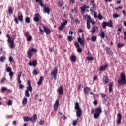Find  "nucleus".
I'll use <instances>...</instances> for the list:
<instances>
[{
  "mask_svg": "<svg viewBox=\"0 0 126 126\" xmlns=\"http://www.w3.org/2000/svg\"><path fill=\"white\" fill-rule=\"evenodd\" d=\"M94 113H95L94 114ZM91 113L94 114V119H98L100 117V115L102 114V108L101 107L96 108L95 109L92 108L91 110Z\"/></svg>",
  "mask_w": 126,
  "mask_h": 126,
  "instance_id": "nucleus-1",
  "label": "nucleus"
},
{
  "mask_svg": "<svg viewBox=\"0 0 126 126\" xmlns=\"http://www.w3.org/2000/svg\"><path fill=\"white\" fill-rule=\"evenodd\" d=\"M37 119H38V117H37L36 114H34L33 118L32 117H29L28 116H25L23 117V120L24 122H29V121H30L31 123H33V124H35L37 121Z\"/></svg>",
  "mask_w": 126,
  "mask_h": 126,
  "instance_id": "nucleus-2",
  "label": "nucleus"
},
{
  "mask_svg": "<svg viewBox=\"0 0 126 126\" xmlns=\"http://www.w3.org/2000/svg\"><path fill=\"white\" fill-rule=\"evenodd\" d=\"M37 51V49L32 48V49H29L27 52V56L28 59L31 60V59L34 56V54H36Z\"/></svg>",
  "mask_w": 126,
  "mask_h": 126,
  "instance_id": "nucleus-3",
  "label": "nucleus"
},
{
  "mask_svg": "<svg viewBox=\"0 0 126 126\" xmlns=\"http://www.w3.org/2000/svg\"><path fill=\"white\" fill-rule=\"evenodd\" d=\"M75 110L76 111V116L78 118H80L82 116V111L79 106V103L76 102L75 103Z\"/></svg>",
  "mask_w": 126,
  "mask_h": 126,
  "instance_id": "nucleus-4",
  "label": "nucleus"
},
{
  "mask_svg": "<svg viewBox=\"0 0 126 126\" xmlns=\"http://www.w3.org/2000/svg\"><path fill=\"white\" fill-rule=\"evenodd\" d=\"M118 84L121 85H125L126 84V78L125 73H122L120 75V79L118 81Z\"/></svg>",
  "mask_w": 126,
  "mask_h": 126,
  "instance_id": "nucleus-5",
  "label": "nucleus"
},
{
  "mask_svg": "<svg viewBox=\"0 0 126 126\" xmlns=\"http://www.w3.org/2000/svg\"><path fill=\"white\" fill-rule=\"evenodd\" d=\"M43 28L44 30L42 29V28L41 27L39 28L41 35L44 34L45 32L46 35H50V34H51V30L45 26H43Z\"/></svg>",
  "mask_w": 126,
  "mask_h": 126,
  "instance_id": "nucleus-6",
  "label": "nucleus"
},
{
  "mask_svg": "<svg viewBox=\"0 0 126 126\" xmlns=\"http://www.w3.org/2000/svg\"><path fill=\"white\" fill-rule=\"evenodd\" d=\"M6 37L7 38H8V43H10V48H11V49H13L14 48V40H11V38L10 37V36H9V34H7Z\"/></svg>",
  "mask_w": 126,
  "mask_h": 126,
  "instance_id": "nucleus-7",
  "label": "nucleus"
},
{
  "mask_svg": "<svg viewBox=\"0 0 126 126\" xmlns=\"http://www.w3.org/2000/svg\"><path fill=\"white\" fill-rule=\"evenodd\" d=\"M108 26V27H113V23L112 20H110L108 22L103 21L102 23V27L103 28H106Z\"/></svg>",
  "mask_w": 126,
  "mask_h": 126,
  "instance_id": "nucleus-8",
  "label": "nucleus"
},
{
  "mask_svg": "<svg viewBox=\"0 0 126 126\" xmlns=\"http://www.w3.org/2000/svg\"><path fill=\"white\" fill-rule=\"evenodd\" d=\"M21 74H22V72H20L18 73L17 80L19 84V88H20L21 89H23V88L24 87V86H23V85L21 84L22 83V81H21V80H20V77H21Z\"/></svg>",
  "mask_w": 126,
  "mask_h": 126,
  "instance_id": "nucleus-9",
  "label": "nucleus"
},
{
  "mask_svg": "<svg viewBox=\"0 0 126 126\" xmlns=\"http://www.w3.org/2000/svg\"><path fill=\"white\" fill-rule=\"evenodd\" d=\"M51 75L53 76V78L56 81L57 80V75H58V68H54V70L51 72Z\"/></svg>",
  "mask_w": 126,
  "mask_h": 126,
  "instance_id": "nucleus-10",
  "label": "nucleus"
},
{
  "mask_svg": "<svg viewBox=\"0 0 126 126\" xmlns=\"http://www.w3.org/2000/svg\"><path fill=\"white\" fill-rule=\"evenodd\" d=\"M41 15H40V14L36 13L34 15L33 20L34 21H35V22H39V21L41 20Z\"/></svg>",
  "mask_w": 126,
  "mask_h": 126,
  "instance_id": "nucleus-11",
  "label": "nucleus"
},
{
  "mask_svg": "<svg viewBox=\"0 0 126 126\" xmlns=\"http://www.w3.org/2000/svg\"><path fill=\"white\" fill-rule=\"evenodd\" d=\"M122 114L121 113H119L117 114V125H120L121 123H122Z\"/></svg>",
  "mask_w": 126,
  "mask_h": 126,
  "instance_id": "nucleus-12",
  "label": "nucleus"
},
{
  "mask_svg": "<svg viewBox=\"0 0 126 126\" xmlns=\"http://www.w3.org/2000/svg\"><path fill=\"white\" fill-rule=\"evenodd\" d=\"M87 17V28L88 29H90V15H86L85 16V18Z\"/></svg>",
  "mask_w": 126,
  "mask_h": 126,
  "instance_id": "nucleus-13",
  "label": "nucleus"
},
{
  "mask_svg": "<svg viewBox=\"0 0 126 126\" xmlns=\"http://www.w3.org/2000/svg\"><path fill=\"white\" fill-rule=\"evenodd\" d=\"M37 62L36 60H34L32 62H31V61H30L28 63V65L29 66H34V67H35L37 66Z\"/></svg>",
  "mask_w": 126,
  "mask_h": 126,
  "instance_id": "nucleus-14",
  "label": "nucleus"
},
{
  "mask_svg": "<svg viewBox=\"0 0 126 126\" xmlns=\"http://www.w3.org/2000/svg\"><path fill=\"white\" fill-rule=\"evenodd\" d=\"M57 92L59 95H63V86H60L57 90Z\"/></svg>",
  "mask_w": 126,
  "mask_h": 126,
  "instance_id": "nucleus-15",
  "label": "nucleus"
},
{
  "mask_svg": "<svg viewBox=\"0 0 126 126\" xmlns=\"http://www.w3.org/2000/svg\"><path fill=\"white\" fill-rule=\"evenodd\" d=\"M60 106V102L59 100H56L54 104V111H58V108Z\"/></svg>",
  "mask_w": 126,
  "mask_h": 126,
  "instance_id": "nucleus-16",
  "label": "nucleus"
},
{
  "mask_svg": "<svg viewBox=\"0 0 126 126\" xmlns=\"http://www.w3.org/2000/svg\"><path fill=\"white\" fill-rule=\"evenodd\" d=\"M98 30H99V28L97 26H94L92 28V30H91L90 32L92 34H94Z\"/></svg>",
  "mask_w": 126,
  "mask_h": 126,
  "instance_id": "nucleus-17",
  "label": "nucleus"
},
{
  "mask_svg": "<svg viewBox=\"0 0 126 126\" xmlns=\"http://www.w3.org/2000/svg\"><path fill=\"white\" fill-rule=\"evenodd\" d=\"M41 6V7H43L44 13H47V14H50V8H49V7H46V5L44 4L43 6Z\"/></svg>",
  "mask_w": 126,
  "mask_h": 126,
  "instance_id": "nucleus-18",
  "label": "nucleus"
},
{
  "mask_svg": "<svg viewBox=\"0 0 126 126\" xmlns=\"http://www.w3.org/2000/svg\"><path fill=\"white\" fill-rule=\"evenodd\" d=\"M78 42L83 47L84 46V43H85V41H84V39L81 38V37H78Z\"/></svg>",
  "mask_w": 126,
  "mask_h": 126,
  "instance_id": "nucleus-19",
  "label": "nucleus"
},
{
  "mask_svg": "<svg viewBox=\"0 0 126 126\" xmlns=\"http://www.w3.org/2000/svg\"><path fill=\"white\" fill-rule=\"evenodd\" d=\"M90 90H91V88H90V87H85L84 88V94H88V93H89L90 92Z\"/></svg>",
  "mask_w": 126,
  "mask_h": 126,
  "instance_id": "nucleus-20",
  "label": "nucleus"
},
{
  "mask_svg": "<svg viewBox=\"0 0 126 126\" xmlns=\"http://www.w3.org/2000/svg\"><path fill=\"white\" fill-rule=\"evenodd\" d=\"M106 52L107 53H108V55H109L110 56H113V52L112 51V50H111V49L110 48V47H106Z\"/></svg>",
  "mask_w": 126,
  "mask_h": 126,
  "instance_id": "nucleus-21",
  "label": "nucleus"
},
{
  "mask_svg": "<svg viewBox=\"0 0 126 126\" xmlns=\"http://www.w3.org/2000/svg\"><path fill=\"white\" fill-rule=\"evenodd\" d=\"M86 9V5H84L83 6L81 7V14H84V12Z\"/></svg>",
  "mask_w": 126,
  "mask_h": 126,
  "instance_id": "nucleus-22",
  "label": "nucleus"
},
{
  "mask_svg": "<svg viewBox=\"0 0 126 126\" xmlns=\"http://www.w3.org/2000/svg\"><path fill=\"white\" fill-rule=\"evenodd\" d=\"M114 86V84L112 82H110L109 84V92H112L113 91V86Z\"/></svg>",
  "mask_w": 126,
  "mask_h": 126,
  "instance_id": "nucleus-23",
  "label": "nucleus"
},
{
  "mask_svg": "<svg viewBox=\"0 0 126 126\" xmlns=\"http://www.w3.org/2000/svg\"><path fill=\"white\" fill-rule=\"evenodd\" d=\"M108 68V65H105L104 66H102L100 67V71H104L106 70Z\"/></svg>",
  "mask_w": 126,
  "mask_h": 126,
  "instance_id": "nucleus-24",
  "label": "nucleus"
},
{
  "mask_svg": "<svg viewBox=\"0 0 126 126\" xmlns=\"http://www.w3.org/2000/svg\"><path fill=\"white\" fill-rule=\"evenodd\" d=\"M70 60L71 61V62H73V63H75V62H76V56L75 55H72L70 57Z\"/></svg>",
  "mask_w": 126,
  "mask_h": 126,
  "instance_id": "nucleus-25",
  "label": "nucleus"
},
{
  "mask_svg": "<svg viewBox=\"0 0 126 126\" xmlns=\"http://www.w3.org/2000/svg\"><path fill=\"white\" fill-rule=\"evenodd\" d=\"M22 103L23 106L27 105V98L26 97H24Z\"/></svg>",
  "mask_w": 126,
  "mask_h": 126,
  "instance_id": "nucleus-26",
  "label": "nucleus"
},
{
  "mask_svg": "<svg viewBox=\"0 0 126 126\" xmlns=\"http://www.w3.org/2000/svg\"><path fill=\"white\" fill-rule=\"evenodd\" d=\"M99 36L102 38V39H105V32L104 31H101Z\"/></svg>",
  "mask_w": 126,
  "mask_h": 126,
  "instance_id": "nucleus-27",
  "label": "nucleus"
},
{
  "mask_svg": "<svg viewBox=\"0 0 126 126\" xmlns=\"http://www.w3.org/2000/svg\"><path fill=\"white\" fill-rule=\"evenodd\" d=\"M43 80H44V77L41 76L39 78V81L37 82V84L38 85H41L43 82Z\"/></svg>",
  "mask_w": 126,
  "mask_h": 126,
  "instance_id": "nucleus-28",
  "label": "nucleus"
},
{
  "mask_svg": "<svg viewBox=\"0 0 126 126\" xmlns=\"http://www.w3.org/2000/svg\"><path fill=\"white\" fill-rule=\"evenodd\" d=\"M63 4H64V3L63 1V0H60L58 3V5L59 7H62Z\"/></svg>",
  "mask_w": 126,
  "mask_h": 126,
  "instance_id": "nucleus-29",
  "label": "nucleus"
},
{
  "mask_svg": "<svg viewBox=\"0 0 126 126\" xmlns=\"http://www.w3.org/2000/svg\"><path fill=\"white\" fill-rule=\"evenodd\" d=\"M104 81L105 82V84H107V83H109V78L106 76H103Z\"/></svg>",
  "mask_w": 126,
  "mask_h": 126,
  "instance_id": "nucleus-30",
  "label": "nucleus"
},
{
  "mask_svg": "<svg viewBox=\"0 0 126 126\" xmlns=\"http://www.w3.org/2000/svg\"><path fill=\"white\" fill-rule=\"evenodd\" d=\"M18 19L20 22H22L23 21V15L21 14V15H19L18 16Z\"/></svg>",
  "mask_w": 126,
  "mask_h": 126,
  "instance_id": "nucleus-31",
  "label": "nucleus"
},
{
  "mask_svg": "<svg viewBox=\"0 0 126 126\" xmlns=\"http://www.w3.org/2000/svg\"><path fill=\"white\" fill-rule=\"evenodd\" d=\"M26 90L30 91V92H32V91H33V88L32 87V86H28Z\"/></svg>",
  "mask_w": 126,
  "mask_h": 126,
  "instance_id": "nucleus-32",
  "label": "nucleus"
},
{
  "mask_svg": "<svg viewBox=\"0 0 126 126\" xmlns=\"http://www.w3.org/2000/svg\"><path fill=\"white\" fill-rule=\"evenodd\" d=\"M6 59V57H5V56H2L0 58V62H1V63H3V62H5Z\"/></svg>",
  "mask_w": 126,
  "mask_h": 126,
  "instance_id": "nucleus-33",
  "label": "nucleus"
},
{
  "mask_svg": "<svg viewBox=\"0 0 126 126\" xmlns=\"http://www.w3.org/2000/svg\"><path fill=\"white\" fill-rule=\"evenodd\" d=\"M36 2H38L41 6H44L43 1L42 0H35Z\"/></svg>",
  "mask_w": 126,
  "mask_h": 126,
  "instance_id": "nucleus-34",
  "label": "nucleus"
},
{
  "mask_svg": "<svg viewBox=\"0 0 126 126\" xmlns=\"http://www.w3.org/2000/svg\"><path fill=\"white\" fill-rule=\"evenodd\" d=\"M25 95L27 98H29V97H30V94H29V92L28 91V90L25 91Z\"/></svg>",
  "mask_w": 126,
  "mask_h": 126,
  "instance_id": "nucleus-35",
  "label": "nucleus"
},
{
  "mask_svg": "<svg viewBox=\"0 0 126 126\" xmlns=\"http://www.w3.org/2000/svg\"><path fill=\"white\" fill-rule=\"evenodd\" d=\"M32 73L34 75H38L39 74V72L36 69L33 70Z\"/></svg>",
  "mask_w": 126,
  "mask_h": 126,
  "instance_id": "nucleus-36",
  "label": "nucleus"
},
{
  "mask_svg": "<svg viewBox=\"0 0 126 126\" xmlns=\"http://www.w3.org/2000/svg\"><path fill=\"white\" fill-rule=\"evenodd\" d=\"M91 40L92 42H96V41H97V36H92Z\"/></svg>",
  "mask_w": 126,
  "mask_h": 126,
  "instance_id": "nucleus-37",
  "label": "nucleus"
},
{
  "mask_svg": "<svg viewBox=\"0 0 126 126\" xmlns=\"http://www.w3.org/2000/svg\"><path fill=\"white\" fill-rule=\"evenodd\" d=\"M8 12L9 14H12L13 13V9L11 7L8 8Z\"/></svg>",
  "mask_w": 126,
  "mask_h": 126,
  "instance_id": "nucleus-38",
  "label": "nucleus"
},
{
  "mask_svg": "<svg viewBox=\"0 0 126 126\" xmlns=\"http://www.w3.org/2000/svg\"><path fill=\"white\" fill-rule=\"evenodd\" d=\"M125 46V44L122 43H119L117 45V48L120 49V48H122V47H124Z\"/></svg>",
  "mask_w": 126,
  "mask_h": 126,
  "instance_id": "nucleus-39",
  "label": "nucleus"
},
{
  "mask_svg": "<svg viewBox=\"0 0 126 126\" xmlns=\"http://www.w3.org/2000/svg\"><path fill=\"white\" fill-rule=\"evenodd\" d=\"M67 40L68 41V42H71V41H72L73 40V37H72V36H68L67 37Z\"/></svg>",
  "mask_w": 126,
  "mask_h": 126,
  "instance_id": "nucleus-40",
  "label": "nucleus"
},
{
  "mask_svg": "<svg viewBox=\"0 0 126 126\" xmlns=\"http://www.w3.org/2000/svg\"><path fill=\"white\" fill-rule=\"evenodd\" d=\"M86 60H87V61H93L94 58H93V57L87 56L86 57Z\"/></svg>",
  "mask_w": 126,
  "mask_h": 126,
  "instance_id": "nucleus-41",
  "label": "nucleus"
},
{
  "mask_svg": "<svg viewBox=\"0 0 126 126\" xmlns=\"http://www.w3.org/2000/svg\"><path fill=\"white\" fill-rule=\"evenodd\" d=\"M9 75L10 77V79H12V77L14 75V73L11 71V72H9Z\"/></svg>",
  "mask_w": 126,
  "mask_h": 126,
  "instance_id": "nucleus-42",
  "label": "nucleus"
},
{
  "mask_svg": "<svg viewBox=\"0 0 126 126\" xmlns=\"http://www.w3.org/2000/svg\"><path fill=\"white\" fill-rule=\"evenodd\" d=\"M32 36L31 35L28 36L27 37V41H29V42L32 41Z\"/></svg>",
  "mask_w": 126,
  "mask_h": 126,
  "instance_id": "nucleus-43",
  "label": "nucleus"
},
{
  "mask_svg": "<svg viewBox=\"0 0 126 126\" xmlns=\"http://www.w3.org/2000/svg\"><path fill=\"white\" fill-rule=\"evenodd\" d=\"M25 22L26 23H30V18L27 17L25 19Z\"/></svg>",
  "mask_w": 126,
  "mask_h": 126,
  "instance_id": "nucleus-44",
  "label": "nucleus"
},
{
  "mask_svg": "<svg viewBox=\"0 0 126 126\" xmlns=\"http://www.w3.org/2000/svg\"><path fill=\"white\" fill-rule=\"evenodd\" d=\"M12 70V69H11V67H8L6 68V71H7V72H11Z\"/></svg>",
  "mask_w": 126,
  "mask_h": 126,
  "instance_id": "nucleus-45",
  "label": "nucleus"
},
{
  "mask_svg": "<svg viewBox=\"0 0 126 126\" xmlns=\"http://www.w3.org/2000/svg\"><path fill=\"white\" fill-rule=\"evenodd\" d=\"M100 96L101 98H102L103 99H105V98L106 97V94L105 93H101Z\"/></svg>",
  "mask_w": 126,
  "mask_h": 126,
  "instance_id": "nucleus-46",
  "label": "nucleus"
},
{
  "mask_svg": "<svg viewBox=\"0 0 126 126\" xmlns=\"http://www.w3.org/2000/svg\"><path fill=\"white\" fill-rule=\"evenodd\" d=\"M74 44H75V46L76 48H78L80 47V45H79V43H78V42H75Z\"/></svg>",
  "mask_w": 126,
  "mask_h": 126,
  "instance_id": "nucleus-47",
  "label": "nucleus"
},
{
  "mask_svg": "<svg viewBox=\"0 0 126 126\" xmlns=\"http://www.w3.org/2000/svg\"><path fill=\"white\" fill-rule=\"evenodd\" d=\"M7 104L8 106H11L12 105V101L11 100H8Z\"/></svg>",
  "mask_w": 126,
  "mask_h": 126,
  "instance_id": "nucleus-48",
  "label": "nucleus"
},
{
  "mask_svg": "<svg viewBox=\"0 0 126 126\" xmlns=\"http://www.w3.org/2000/svg\"><path fill=\"white\" fill-rule=\"evenodd\" d=\"M98 18L99 19V20H102V19H103V16L101 14H98Z\"/></svg>",
  "mask_w": 126,
  "mask_h": 126,
  "instance_id": "nucleus-49",
  "label": "nucleus"
},
{
  "mask_svg": "<svg viewBox=\"0 0 126 126\" xmlns=\"http://www.w3.org/2000/svg\"><path fill=\"white\" fill-rule=\"evenodd\" d=\"M90 22H91V23H92L93 24V25H95V24H96V22H95L94 21H92L91 20V17H90V20H89Z\"/></svg>",
  "mask_w": 126,
  "mask_h": 126,
  "instance_id": "nucleus-50",
  "label": "nucleus"
},
{
  "mask_svg": "<svg viewBox=\"0 0 126 126\" xmlns=\"http://www.w3.org/2000/svg\"><path fill=\"white\" fill-rule=\"evenodd\" d=\"M75 23L76 24H79L80 23V20L78 18H76L75 20Z\"/></svg>",
  "mask_w": 126,
  "mask_h": 126,
  "instance_id": "nucleus-51",
  "label": "nucleus"
},
{
  "mask_svg": "<svg viewBox=\"0 0 126 126\" xmlns=\"http://www.w3.org/2000/svg\"><path fill=\"white\" fill-rule=\"evenodd\" d=\"M81 86H82V87H83V86L82 84H80L78 85V90H79V91H81Z\"/></svg>",
  "mask_w": 126,
  "mask_h": 126,
  "instance_id": "nucleus-52",
  "label": "nucleus"
},
{
  "mask_svg": "<svg viewBox=\"0 0 126 126\" xmlns=\"http://www.w3.org/2000/svg\"><path fill=\"white\" fill-rule=\"evenodd\" d=\"M9 61L10 62V63H12V62H13V58L12 57V56H10L9 57Z\"/></svg>",
  "mask_w": 126,
  "mask_h": 126,
  "instance_id": "nucleus-53",
  "label": "nucleus"
},
{
  "mask_svg": "<svg viewBox=\"0 0 126 126\" xmlns=\"http://www.w3.org/2000/svg\"><path fill=\"white\" fill-rule=\"evenodd\" d=\"M119 15H118L117 14H114L113 15V18H118V17H119Z\"/></svg>",
  "mask_w": 126,
  "mask_h": 126,
  "instance_id": "nucleus-54",
  "label": "nucleus"
},
{
  "mask_svg": "<svg viewBox=\"0 0 126 126\" xmlns=\"http://www.w3.org/2000/svg\"><path fill=\"white\" fill-rule=\"evenodd\" d=\"M77 51L78 53H82V49H81L80 47H79L77 49Z\"/></svg>",
  "mask_w": 126,
  "mask_h": 126,
  "instance_id": "nucleus-55",
  "label": "nucleus"
},
{
  "mask_svg": "<svg viewBox=\"0 0 126 126\" xmlns=\"http://www.w3.org/2000/svg\"><path fill=\"white\" fill-rule=\"evenodd\" d=\"M70 4H73L75 2V0H69Z\"/></svg>",
  "mask_w": 126,
  "mask_h": 126,
  "instance_id": "nucleus-56",
  "label": "nucleus"
},
{
  "mask_svg": "<svg viewBox=\"0 0 126 126\" xmlns=\"http://www.w3.org/2000/svg\"><path fill=\"white\" fill-rule=\"evenodd\" d=\"M98 79V76H94L93 79V81H95Z\"/></svg>",
  "mask_w": 126,
  "mask_h": 126,
  "instance_id": "nucleus-57",
  "label": "nucleus"
},
{
  "mask_svg": "<svg viewBox=\"0 0 126 126\" xmlns=\"http://www.w3.org/2000/svg\"><path fill=\"white\" fill-rule=\"evenodd\" d=\"M14 21L16 23V24H18V20L17 19V18H16V17H14Z\"/></svg>",
  "mask_w": 126,
  "mask_h": 126,
  "instance_id": "nucleus-58",
  "label": "nucleus"
},
{
  "mask_svg": "<svg viewBox=\"0 0 126 126\" xmlns=\"http://www.w3.org/2000/svg\"><path fill=\"white\" fill-rule=\"evenodd\" d=\"M1 89L3 92H4V91H6V90H7V88H6V87H2Z\"/></svg>",
  "mask_w": 126,
  "mask_h": 126,
  "instance_id": "nucleus-59",
  "label": "nucleus"
},
{
  "mask_svg": "<svg viewBox=\"0 0 126 126\" xmlns=\"http://www.w3.org/2000/svg\"><path fill=\"white\" fill-rule=\"evenodd\" d=\"M63 28H63L62 26H60L58 28V30H59L60 31H62V30H63Z\"/></svg>",
  "mask_w": 126,
  "mask_h": 126,
  "instance_id": "nucleus-60",
  "label": "nucleus"
},
{
  "mask_svg": "<svg viewBox=\"0 0 126 126\" xmlns=\"http://www.w3.org/2000/svg\"><path fill=\"white\" fill-rule=\"evenodd\" d=\"M78 33H83V30L82 29H79Z\"/></svg>",
  "mask_w": 126,
  "mask_h": 126,
  "instance_id": "nucleus-61",
  "label": "nucleus"
},
{
  "mask_svg": "<svg viewBox=\"0 0 126 126\" xmlns=\"http://www.w3.org/2000/svg\"><path fill=\"white\" fill-rule=\"evenodd\" d=\"M94 105H95V106L98 104V101L95 100L93 102Z\"/></svg>",
  "mask_w": 126,
  "mask_h": 126,
  "instance_id": "nucleus-62",
  "label": "nucleus"
},
{
  "mask_svg": "<svg viewBox=\"0 0 126 126\" xmlns=\"http://www.w3.org/2000/svg\"><path fill=\"white\" fill-rule=\"evenodd\" d=\"M5 80V78L3 77L2 78L1 80H0V82L1 83H3V82Z\"/></svg>",
  "mask_w": 126,
  "mask_h": 126,
  "instance_id": "nucleus-63",
  "label": "nucleus"
},
{
  "mask_svg": "<svg viewBox=\"0 0 126 126\" xmlns=\"http://www.w3.org/2000/svg\"><path fill=\"white\" fill-rule=\"evenodd\" d=\"M124 40L126 41V31L124 32Z\"/></svg>",
  "mask_w": 126,
  "mask_h": 126,
  "instance_id": "nucleus-64",
  "label": "nucleus"
}]
</instances>
